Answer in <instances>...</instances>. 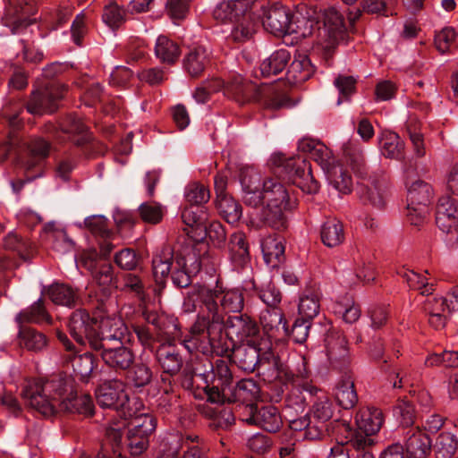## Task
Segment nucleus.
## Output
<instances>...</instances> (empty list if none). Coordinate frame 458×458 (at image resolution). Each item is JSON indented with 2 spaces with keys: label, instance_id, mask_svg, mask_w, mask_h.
I'll use <instances>...</instances> for the list:
<instances>
[{
  "label": "nucleus",
  "instance_id": "obj_42",
  "mask_svg": "<svg viewBox=\"0 0 458 458\" xmlns=\"http://www.w3.org/2000/svg\"><path fill=\"white\" fill-rule=\"evenodd\" d=\"M209 64V54L203 47L190 50L183 60L184 68L191 77L200 76Z\"/></svg>",
  "mask_w": 458,
  "mask_h": 458
},
{
  "label": "nucleus",
  "instance_id": "obj_44",
  "mask_svg": "<svg viewBox=\"0 0 458 458\" xmlns=\"http://www.w3.org/2000/svg\"><path fill=\"white\" fill-rule=\"evenodd\" d=\"M320 237L322 242L328 248L341 245L345 239L342 222L335 218L327 219L321 226Z\"/></svg>",
  "mask_w": 458,
  "mask_h": 458
},
{
  "label": "nucleus",
  "instance_id": "obj_10",
  "mask_svg": "<svg viewBox=\"0 0 458 458\" xmlns=\"http://www.w3.org/2000/svg\"><path fill=\"white\" fill-rule=\"evenodd\" d=\"M261 341L256 343L233 344L229 356L233 363L242 371L252 373L259 369L266 362L273 365V357H276L271 352H261Z\"/></svg>",
  "mask_w": 458,
  "mask_h": 458
},
{
  "label": "nucleus",
  "instance_id": "obj_36",
  "mask_svg": "<svg viewBox=\"0 0 458 458\" xmlns=\"http://www.w3.org/2000/svg\"><path fill=\"white\" fill-rule=\"evenodd\" d=\"M125 379L127 384L137 390H142L149 386L154 377L152 369L145 362H133V365L126 370Z\"/></svg>",
  "mask_w": 458,
  "mask_h": 458
},
{
  "label": "nucleus",
  "instance_id": "obj_14",
  "mask_svg": "<svg viewBox=\"0 0 458 458\" xmlns=\"http://www.w3.org/2000/svg\"><path fill=\"white\" fill-rule=\"evenodd\" d=\"M437 227L449 238L446 240L451 246L458 242V201L449 196L438 199L436 212Z\"/></svg>",
  "mask_w": 458,
  "mask_h": 458
},
{
  "label": "nucleus",
  "instance_id": "obj_50",
  "mask_svg": "<svg viewBox=\"0 0 458 458\" xmlns=\"http://www.w3.org/2000/svg\"><path fill=\"white\" fill-rule=\"evenodd\" d=\"M155 53L163 63L174 64L180 55L179 46L165 36L157 38Z\"/></svg>",
  "mask_w": 458,
  "mask_h": 458
},
{
  "label": "nucleus",
  "instance_id": "obj_32",
  "mask_svg": "<svg viewBox=\"0 0 458 458\" xmlns=\"http://www.w3.org/2000/svg\"><path fill=\"white\" fill-rule=\"evenodd\" d=\"M434 197L432 186L421 180H418L409 187L407 195V207L428 208Z\"/></svg>",
  "mask_w": 458,
  "mask_h": 458
},
{
  "label": "nucleus",
  "instance_id": "obj_16",
  "mask_svg": "<svg viewBox=\"0 0 458 458\" xmlns=\"http://www.w3.org/2000/svg\"><path fill=\"white\" fill-rule=\"evenodd\" d=\"M26 158L23 162V169L27 179L32 181L43 174L45 160L51 150V143L43 138L30 139L26 144Z\"/></svg>",
  "mask_w": 458,
  "mask_h": 458
},
{
  "label": "nucleus",
  "instance_id": "obj_7",
  "mask_svg": "<svg viewBox=\"0 0 458 458\" xmlns=\"http://www.w3.org/2000/svg\"><path fill=\"white\" fill-rule=\"evenodd\" d=\"M125 330L123 325L115 326L92 351L108 369L118 374L128 370L136 359L134 351L123 343Z\"/></svg>",
  "mask_w": 458,
  "mask_h": 458
},
{
  "label": "nucleus",
  "instance_id": "obj_59",
  "mask_svg": "<svg viewBox=\"0 0 458 458\" xmlns=\"http://www.w3.org/2000/svg\"><path fill=\"white\" fill-rule=\"evenodd\" d=\"M305 398L301 395L297 384H293L284 400V412L302 414L305 411Z\"/></svg>",
  "mask_w": 458,
  "mask_h": 458
},
{
  "label": "nucleus",
  "instance_id": "obj_49",
  "mask_svg": "<svg viewBox=\"0 0 458 458\" xmlns=\"http://www.w3.org/2000/svg\"><path fill=\"white\" fill-rule=\"evenodd\" d=\"M216 207L220 216L229 224H235L242 217V206L229 195L216 199Z\"/></svg>",
  "mask_w": 458,
  "mask_h": 458
},
{
  "label": "nucleus",
  "instance_id": "obj_47",
  "mask_svg": "<svg viewBox=\"0 0 458 458\" xmlns=\"http://www.w3.org/2000/svg\"><path fill=\"white\" fill-rule=\"evenodd\" d=\"M205 365L210 369L211 383L218 384L221 387H231L233 386V377L228 362L225 360H216L215 363L206 360Z\"/></svg>",
  "mask_w": 458,
  "mask_h": 458
},
{
  "label": "nucleus",
  "instance_id": "obj_48",
  "mask_svg": "<svg viewBox=\"0 0 458 458\" xmlns=\"http://www.w3.org/2000/svg\"><path fill=\"white\" fill-rule=\"evenodd\" d=\"M380 147L382 154L387 158L402 159L404 157L403 143L399 136L391 131H384L381 135Z\"/></svg>",
  "mask_w": 458,
  "mask_h": 458
},
{
  "label": "nucleus",
  "instance_id": "obj_22",
  "mask_svg": "<svg viewBox=\"0 0 458 458\" xmlns=\"http://www.w3.org/2000/svg\"><path fill=\"white\" fill-rule=\"evenodd\" d=\"M388 180L385 176L373 179L370 185H361L359 191L360 200L376 208L383 209L386 206Z\"/></svg>",
  "mask_w": 458,
  "mask_h": 458
},
{
  "label": "nucleus",
  "instance_id": "obj_1",
  "mask_svg": "<svg viewBox=\"0 0 458 458\" xmlns=\"http://www.w3.org/2000/svg\"><path fill=\"white\" fill-rule=\"evenodd\" d=\"M199 310L196 320L190 328V335L185 336L182 344L193 352L198 350L199 340L204 335V328L210 327L216 335L224 326L225 314L242 313L244 307V296L238 289L217 290L201 287L197 292Z\"/></svg>",
  "mask_w": 458,
  "mask_h": 458
},
{
  "label": "nucleus",
  "instance_id": "obj_17",
  "mask_svg": "<svg viewBox=\"0 0 458 458\" xmlns=\"http://www.w3.org/2000/svg\"><path fill=\"white\" fill-rule=\"evenodd\" d=\"M246 416L241 418L249 425H256L269 433L277 432L283 425L282 418L276 407L266 405L258 408L257 405L244 407Z\"/></svg>",
  "mask_w": 458,
  "mask_h": 458
},
{
  "label": "nucleus",
  "instance_id": "obj_52",
  "mask_svg": "<svg viewBox=\"0 0 458 458\" xmlns=\"http://www.w3.org/2000/svg\"><path fill=\"white\" fill-rule=\"evenodd\" d=\"M319 298L318 294L312 291H308L300 299L298 310L299 318L312 320L319 312Z\"/></svg>",
  "mask_w": 458,
  "mask_h": 458
},
{
  "label": "nucleus",
  "instance_id": "obj_45",
  "mask_svg": "<svg viewBox=\"0 0 458 458\" xmlns=\"http://www.w3.org/2000/svg\"><path fill=\"white\" fill-rule=\"evenodd\" d=\"M228 248L231 259L237 266L243 267L250 260L249 244L244 233H233L230 236Z\"/></svg>",
  "mask_w": 458,
  "mask_h": 458
},
{
  "label": "nucleus",
  "instance_id": "obj_29",
  "mask_svg": "<svg viewBox=\"0 0 458 458\" xmlns=\"http://www.w3.org/2000/svg\"><path fill=\"white\" fill-rule=\"evenodd\" d=\"M293 208H284L283 207H272L270 203H267L263 207L259 215V223L277 231H284L288 227V219L285 216V211L292 210Z\"/></svg>",
  "mask_w": 458,
  "mask_h": 458
},
{
  "label": "nucleus",
  "instance_id": "obj_28",
  "mask_svg": "<svg viewBox=\"0 0 458 458\" xmlns=\"http://www.w3.org/2000/svg\"><path fill=\"white\" fill-rule=\"evenodd\" d=\"M259 386L253 379H242L234 386H231L229 392V402L239 403L242 404V409L246 405H255L253 403L259 398Z\"/></svg>",
  "mask_w": 458,
  "mask_h": 458
},
{
  "label": "nucleus",
  "instance_id": "obj_63",
  "mask_svg": "<svg viewBox=\"0 0 458 458\" xmlns=\"http://www.w3.org/2000/svg\"><path fill=\"white\" fill-rule=\"evenodd\" d=\"M230 391L231 387H221L218 384L211 383L210 381H208L204 387L208 401L216 404H224L225 403H231L232 402H229Z\"/></svg>",
  "mask_w": 458,
  "mask_h": 458
},
{
  "label": "nucleus",
  "instance_id": "obj_64",
  "mask_svg": "<svg viewBox=\"0 0 458 458\" xmlns=\"http://www.w3.org/2000/svg\"><path fill=\"white\" fill-rule=\"evenodd\" d=\"M125 11L117 4L111 3L106 5L103 12V21L110 28L116 29L125 21Z\"/></svg>",
  "mask_w": 458,
  "mask_h": 458
},
{
  "label": "nucleus",
  "instance_id": "obj_5",
  "mask_svg": "<svg viewBox=\"0 0 458 458\" xmlns=\"http://www.w3.org/2000/svg\"><path fill=\"white\" fill-rule=\"evenodd\" d=\"M225 96L240 105L259 102L264 107L272 110L293 106L292 100L285 94L277 92L272 85L258 86L241 75H235L225 82Z\"/></svg>",
  "mask_w": 458,
  "mask_h": 458
},
{
  "label": "nucleus",
  "instance_id": "obj_37",
  "mask_svg": "<svg viewBox=\"0 0 458 458\" xmlns=\"http://www.w3.org/2000/svg\"><path fill=\"white\" fill-rule=\"evenodd\" d=\"M273 367L276 371V377L284 378L286 382L292 384H299V379H306L311 373L308 360L304 356L301 357L296 372L290 370L287 366L281 362L279 357H273Z\"/></svg>",
  "mask_w": 458,
  "mask_h": 458
},
{
  "label": "nucleus",
  "instance_id": "obj_12",
  "mask_svg": "<svg viewBox=\"0 0 458 458\" xmlns=\"http://www.w3.org/2000/svg\"><path fill=\"white\" fill-rule=\"evenodd\" d=\"M35 13L33 0H8L3 22L13 34H19L36 21L31 18Z\"/></svg>",
  "mask_w": 458,
  "mask_h": 458
},
{
  "label": "nucleus",
  "instance_id": "obj_3",
  "mask_svg": "<svg viewBox=\"0 0 458 458\" xmlns=\"http://www.w3.org/2000/svg\"><path fill=\"white\" fill-rule=\"evenodd\" d=\"M152 269L157 284L154 291L157 295H160L169 274L176 287L190 286L192 276L201 269V262L193 251L185 254L174 252L171 246L165 245L153 257Z\"/></svg>",
  "mask_w": 458,
  "mask_h": 458
},
{
  "label": "nucleus",
  "instance_id": "obj_26",
  "mask_svg": "<svg viewBox=\"0 0 458 458\" xmlns=\"http://www.w3.org/2000/svg\"><path fill=\"white\" fill-rule=\"evenodd\" d=\"M95 352L89 349L83 354L73 355L72 353L64 357V363H71L73 374L83 383H88L91 378L94 369L97 366Z\"/></svg>",
  "mask_w": 458,
  "mask_h": 458
},
{
  "label": "nucleus",
  "instance_id": "obj_23",
  "mask_svg": "<svg viewBox=\"0 0 458 458\" xmlns=\"http://www.w3.org/2000/svg\"><path fill=\"white\" fill-rule=\"evenodd\" d=\"M406 458H428L431 453V439L419 428L410 429L404 445Z\"/></svg>",
  "mask_w": 458,
  "mask_h": 458
},
{
  "label": "nucleus",
  "instance_id": "obj_46",
  "mask_svg": "<svg viewBox=\"0 0 458 458\" xmlns=\"http://www.w3.org/2000/svg\"><path fill=\"white\" fill-rule=\"evenodd\" d=\"M15 321L22 327L24 323H42L46 322L47 324L52 323V318L47 313L44 301L39 299L36 302H34L30 308L21 310L17 314L15 318Z\"/></svg>",
  "mask_w": 458,
  "mask_h": 458
},
{
  "label": "nucleus",
  "instance_id": "obj_58",
  "mask_svg": "<svg viewBox=\"0 0 458 458\" xmlns=\"http://www.w3.org/2000/svg\"><path fill=\"white\" fill-rule=\"evenodd\" d=\"M398 275L407 282L410 288L416 290L424 289L421 291V294L423 295H429L432 293V285L428 287L427 278L416 273L415 271L407 268H402L398 271Z\"/></svg>",
  "mask_w": 458,
  "mask_h": 458
},
{
  "label": "nucleus",
  "instance_id": "obj_11",
  "mask_svg": "<svg viewBox=\"0 0 458 458\" xmlns=\"http://www.w3.org/2000/svg\"><path fill=\"white\" fill-rule=\"evenodd\" d=\"M324 346L331 366L340 371L348 369L350 353L348 342L344 332L327 323L325 326Z\"/></svg>",
  "mask_w": 458,
  "mask_h": 458
},
{
  "label": "nucleus",
  "instance_id": "obj_20",
  "mask_svg": "<svg viewBox=\"0 0 458 458\" xmlns=\"http://www.w3.org/2000/svg\"><path fill=\"white\" fill-rule=\"evenodd\" d=\"M264 194L265 200L272 207L294 208L297 205L296 198L291 195L278 178H268L264 181Z\"/></svg>",
  "mask_w": 458,
  "mask_h": 458
},
{
  "label": "nucleus",
  "instance_id": "obj_19",
  "mask_svg": "<svg viewBox=\"0 0 458 458\" xmlns=\"http://www.w3.org/2000/svg\"><path fill=\"white\" fill-rule=\"evenodd\" d=\"M98 404L102 408L118 410L124 406L128 396L121 380H106L96 390Z\"/></svg>",
  "mask_w": 458,
  "mask_h": 458
},
{
  "label": "nucleus",
  "instance_id": "obj_6",
  "mask_svg": "<svg viewBox=\"0 0 458 458\" xmlns=\"http://www.w3.org/2000/svg\"><path fill=\"white\" fill-rule=\"evenodd\" d=\"M355 419L358 431H354L348 421L335 420L332 422L333 433L346 434V444L355 450L371 447L375 444L371 436L377 434L384 423L382 411L375 407H368L360 410Z\"/></svg>",
  "mask_w": 458,
  "mask_h": 458
},
{
  "label": "nucleus",
  "instance_id": "obj_38",
  "mask_svg": "<svg viewBox=\"0 0 458 458\" xmlns=\"http://www.w3.org/2000/svg\"><path fill=\"white\" fill-rule=\"evenodd\" d=\"M260 324L265 335L268 338H277L280 331L288 332L287 322L284 313L276 309L267 310L260 317Z\"/></svg>",
  "mask_w": 458,
  "mask_h": 458
},
{
  "label": "nucleus",
  "instance_id": "obj_61",
  "mask_svg": "<svg viewBox=\"0 0 458 458\" xmlns=\"http://www.w3.org/2000/svg\"><path fill=\"white\" fill-rule=\"evenodd\" d=\"M346 158L347 164L358 177L362 179L367 177L368 168L361 150L356 148L347 150Z\"/></svg>",
  "mask_w": 458,
  "mask_h": 458
},
{
  "label": "nucleus",
  "instance_id": "obj_39",
  "mask_svg": "<svg viewBox=\"0 0 458 458\" xmlns=\"http://www.w3.org/2000/svg\"><path fill=\"white\" fill-rule=\"evenodd\" d=\"M20 345L33 352H40L48 345L47 336L30 327H21L18 334Z\"/></svg>",
  "mask_w": 458,
  "mask_h": 458
},
{
  "label": "nucleus",
  "instance_id": "obj_56",
  "mask_svg": "<svg viewBox=\"0 0 458 458\" xmlns=\"http://www.w3.org/2000/svg\"><path fill=\"white\" fill-rule=\"evenodd\" d=\"M130 431L141 435H152L157 427L156 418L148 413H140L135 415L129 422Z\"/></svg>",
  "mask_w": 458,
  "mask_h": 458
},
{
  "label": "nucleus",
  "instance_id": "obj_8",
  "mask_svg": "<svg viewBox=\"0 0 458 458\" xmlns=\"http://www.w3.org/2000/svg\"><path fill=\"white\" fill-rule=\"evenodd\" d=\"M115 326L117 323L108 319L98 321L84 309L74 310L68 322V328L73 339L91 351Z\"/></svg>",
  "mask_w": 458,
  "mask_h": 458
},
{
  "label": "nucleus",
  "instance_id": "obj_30",
  "mask_svg": "<svg viewBox=\"0 0 458 458\" xmlns=\"http://www.w3.org/2000/svg\"><path fill=\"white\" fill-rule=\"evenodd\" d=\"M60 129L64 133L71 135V140L78 147L90 141L91 137L88 133L87 126L74 114L65 116L60 123Z\"/></svg>",
  "mask_w": 458,
  "mask_h": 458
},
{
  "label": "nucleus",
  "instance_id": "obj_15",
  "mask_svg": "<svg viewBox=\"0 0 458 458\" xmlns=\"http://www.w3.org/2000/svg\"><path fill=\"white\" fill-rule=\"evenodd\" d=\"M85 265L90 270L93 280L100 290V296L98 300L100 303L98 309L105 311V302L111 296L113 291L117 288V277L114 275V267L111 263L101 260L86 261Z\"/></svg>",
  "mask_w": 458,
  "mask_h": 458
},
{
  "label": "nucleus",
  "instance_id": "obj_31",
  "mask_svg": "<svg viewBox=\"0 0 458 458\" xmlns=\"http://www.w3.org/2000/svg\"><path fill=\"white\" fill-rule=\"evenodd\" d=\"M324 30L334 45L344 38L346 27L344 16L335 8H329L323 14Z\"/></svg>",
  "mask_w": 458,
  "mask_h": 458
},
{
  "label": "nucleus",
  "instance_id": "obj_4",
  "mask_svg": "<svg viewBox=\"0 0 458 458\" xmlns=\"http://www.w3.org/2000/svg\"><path fill=\"white\" fill-rule=\"evenodd\" d=\"M223 324L217 334L213 333L210 326L204 328V335H201L207 339L210 349L218 356L223 357L229 352L230 347L226 340H230L233 344L262 341L258 322L247 313L229 315L224 319Z\"/></svg>",
  "mask_w": 458,
  "mask_h": 458
},
{
  "label": "nucleus",
  "instance_id": "obj_25",
  "mask_svg": "<svg viewBox=\"0 0 458 458\" xmlns=\"http://www.w3.org/2000/svg\"><path fill=\"white\" fill-rule=\"evenodd\" d=\"M336 383L334 396L337 404L344 410L352 409L358 403V394L353 379L347 369Z\"/></svg>",
  "mask_w": 458,
  "mask_h": 458
},
{
  "label": "nucleus",
  "instance_id": "obj_9",
  "mask_svg": "<svg viewBox=\"0 0 458 458\" xmlns=\"http://www.w3.org/2000/svg\"><path fill=\"white\" fill-rule=\"evenodd\" d=\"M276 168L275 173L284 180L296 185L303 192L313 194L318 191L319 184L314 179L310 163L304 157H290L283 159L278 157L275 161Z\"/></svg>",
  "mask_w": 458,
  "mask_h": 458
},
{
  "label": "nucleus",
  "instance_id": "obj_21",
  "mask_svg": "<svg viewBox=\"0 0 458 458\" xmlns=\"http://www.w3.org/2000/svg\"><path fill=\"white\" fill-rule=\"evenodd\" d=\"M261 4L257 0H232L218 4L213 10V17L216 21L225 22L235 20L237 16L248 10L261 9Z\"/></svg>",
  "mask_w": 458,
  "mask_h": 458
},
{
  "label": "nucleus",
  "instance_id": "obj_40",
  "mask_svg": "<svg viewBox=\"0 0 458 458\" xmlns=\"http://www.w3.org/2000/svg\"><path fill=\"white\" fill-rule=\"evenodd\" d=\"M58 411L91 416L94 413V404L89 394L78 395V390L76 389V394L65 397L59 403Z\"/></svg>",
  "mask_w": 458,
  "mask_h": 458
},
{
  "label": "nucleus",
  "instance_id": "obj_55",
  "mask_svg": "<svg viewBox=\"0 0 458 458\" xmlns=\"http://www.w3.org/2000/svg\"><path fill=\"white\" fill-rule=\"evenodd\" d=\"M114 263L121 269L132 271L140 267L141 259L136 250L125 248L115 253Z\"/></svg>",
  "mask_w": 458,
  "mask_h": 458
},
{
  "label": "nucleus",
  "instance_id": "obj_2",
  "mask_svg": "<svg viewBox=\"0 0 458 458\" xmlns=\"http://www.w3.org/2000/svg\"><path fill=\"white\" fill-rule=\"evenodd\" d=\"M76 394L74 378L66 374L54 375L49 378L30 380L21 391L26 403L44 417L55 415L59 403Z\"/></svg>",
  "mask_w": 458,
  "mask_h": 458
},
{
  "label": "nucleus",
  "instance_id": "obj_34",
  "mask_svg": "<svg viewBox=\"0 0 458 458\" xmlns=\"http://www.w3.org/2000/svg\"><path fill=\"white\" fill-rule=\"evenodd\" d=\"M263 258L267 266L276 268L284 260V245L278 235H268L261 242Z\"/></svg>",
  "mask_w": 458,
  "mask_h": 458
},
{
  "label": "nucleus",
  "instance_id": "obj_43",
  "mask_svg": "<svg viewBox=\"0 0 458 458\" xmlns=\"http://www.w3.org/2000/svg\"><path fill=\"white\" fill-rule=\"evenodd\" d=\"M324 173L329 182L340 192L348 194L352 191V179L346 168L335 162Z\"/></svg>",
  "mask_w": 458,
  "mask_h": 458
},
{
  "label": "nucleus",
  "instance_id": "obj_35",
  "mask_svg": "<svg viewBox=\"0 0 458 458\" xmlns=\"http://www.w3.org/2000/svg\"><path fill=\"white\" fill-rule=\"evenodd\" d=\"M123 428H125V422H123ZM123 435L122 427L117 423L108 427L106 431V442L98 458H124L120 451Z\"/></svg>",
  "mask_w": 458,
  "mask_h": 458
},
{
  "label": "nucleus",
  "instance_id": "obj_54",
  "mask_svg": "<svg viewBox=\"0 0 458 458\" xmlns=\"http://www.w3.org/2000/svg\"><path fill=\"white\" fill-rule=\"evenodd\" d=\"M458 449L456 437L449 432L441 433L437 441V458H452Z\"/></svg>",
  "mask_w": 458,
  "mask_h": 458
},
{
  "label": "nucleus",
  "instance_id": "obj_13",
  "mask_svg": "<svg viewBox=\"0 0 458 458\" xmlns=\"http://www.w3.org/2000/svg\"><path fill=\"white\" fill-rule=\"evenodd\" d=\"M65 90L64 85L56 82H49L33 90L26 105L28 112L33 114L55 112L57 109V102L64 98Z\"/></svg>",
  "mask_w": 458,
  "mask_h": 458
},
{
  "label": "nucleus",
  "instance_id": "obj_57",
  "mask_svg": "<svg viewBox=\"0 0 458 458\" xmlns=\"http://www.w3.org/2000/svg\"><path fill=\"white\" fill-rule=\"evenodd\" d=\"M334 84L339 91L336 105H341L344 101H349L355 93L357 80L351 75L339 74L335 79Z\"/></svg>",
  "mask_w": 458,
  "mask_h": 458
},
{
  "label": "nucleus",
  "instance_id": "obj_27",
  "mask_svg": "<svg viewBox=\"0 0 458 458\" xmlns=\"http://www.w3.org/2000/svg\"><path fill=\"white\" fill-rule=\"evenodd\" d=\"M315 70L309 55L304 52L297 51L287 69V79L294 84L303 83L314 74Z\"/></svg>",
  "mask_w": 458,
  "mask_h": 458
},
{
  "label": "nucleus",
  "instance_id": "obj_53",
  "mask_svg": "<svg viewBox=\"0 0 458 458\" xmlns=\"http://www.w3.org/2000/svg\"><path fill=\"white\" fill-rule=\"evenodd\" d=\"M310 413L318 423L326 424L332 419L334 405L326 393L321 394V396L315 400V403L311 405Z\"/></svg>",
  "mask_w": 458,
  "mask_h": 458
},
{
  "label": "nucleus",
  "instance_id": "obj_24",
  "mask_svg": "<svg viewBox=\"0 0 458 458\" xmlns=\"http://www.w3.org/2000/svg\"><path fill=\"white\" fill-rule=\"evenodd\" d=\"M258 11L256 9L248 10L233 20L231 36L234 41L244 42L253 36L261 16Z\"/></svg>",
  "mask_w": 458,
  "mask_h": 458
},
{
  "label": "nucleus",
  "instance_id": "obj_51",
  "mask_svg": "<svg viewBox=\"0 0 458 458\" xmlns=\"http://www.w3.org/2000/svg\"><path fill=\"white\" fill-rule=\"evenodd\" d=\"M157 360L165 374L176 375L182 368V359L174 351L161 349L157 352Z\"/></svg>",
  "mask_w": 458,
  "mask_h": 458
},
{
  "label": "nucleus",
  "instance_id": "obj_41",
  "mask_svg": "<svg viewBox=\"0 0 458 458\" xmlns=\"http://www.w3.org/2000/svg\"><path fill=\"white\" fill-rule=\"evenodd\" d=\"M292 55L286 48H281L273 52L265 59L259 66L263 77L277 75L282 72L291 60Z\"/></svg>",
  "mask_w": 458,
  "mask_h": 458
},
{
  "label": "nucleus",
  "instance_id": "obj_60",
  "mask_svg": "<svg viewBox=\"0 0 458 458\" xmlns=\"http://www.w3.org/2000/svg\"><path fill=\"white\" fill-rule=\"evenodd\" d=\"M190 10V0H166L165 11L167 16L174 22L184 20Z\"/></svg>",
  "mask_w": 458,
  "mask_h": 458
},
{
  "label": "nucleus",
  "instance_id": "obj_33",
  "mask_svg": "<svg viewBox=\"0 0 458 458\" xmlns=\"http://www.w3.org/2000/svg\"><path fill=\"white\" fill-rule=\"evenodd\" d=\"M47 293L56 305L72 308L81 301L79 290L65 284L55 283L51 284L47 288Z\"/></svg>",
  "mask_w": 458,
  "mask_h": 458
},
{
  "label": "nucleus",
  "instance_id": "obj_62",
  "mask_svg": "<svg viewBox=\"0 0 458 458\" xmlns=\"http://www.w3.org/2000/svg\"><path fill=\"white\" fill-rule=\"evenodd\" d=\"M209 191L202 184L191 183L185 191V199L192 206H199L208 201Z\"/></svg>",
  "mask_w": 458,
  "mask_h": 458
},
{
  "label": "nucleus",
  "instance_id": "obj_18",
  "mask_svg": "<svg viewBox=\"0 0 458 458\" xmlns=\"http://www.w3.org/2000/svg\"><path fill=\"white\" fill-rule=\"evenodd\" d=\"M257 2L262 6L261 9H259L258 13L261 15L259 20L266 30L276 36L293 31V30H291L292 15L286 7L274 5L267 9L262 2Z\"/></svg>",
  "mask_w": 458,
  "mask_h": 458
}]
</instances>
